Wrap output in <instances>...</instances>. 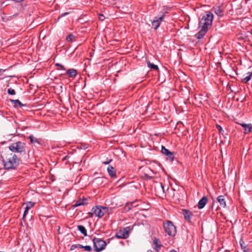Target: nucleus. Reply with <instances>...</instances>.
Listing matches in <instances>:
<instances>
[{"label": "nucleus", "instance_id": "nucleus-47", "mask_svg": "<svg viewBox=\"0 0 252 252\" xmlns=\"http://www.w3.org/2000/svg\"><path fill=\"white\" fill-rule=\"evenodd\" d=\"M112 239V238L108 239V243L109 242L110 240L111 239Z\"/></svg>", "mask_w": 252, "mask_h": 252}, {"label": "nucleus", "instance_id": "nucleus-3", "mask_svg": "<svg viewBox=\"0 0 252 252\" xmlns=\"http://www.w3.org/2000/svg\"><path fill=\"white\" fill-rule=\"evenodd\" d=\"M26 144L21 141L13 143L9 146V149L12 152L17 153H25Z\"/></svg>", "mask_w": 252, "mask_h": 252}, {"label": "nucleus", "instance_id": "nucleus-30", "mask_svg": "<svg viewBox=\"0 0 252 252\" xmlns=\"http://www.w3.org/2000/svg\"><path fill=\"white\" fill-rule=\"evenodd\" d=\"M31 245L30 246L29 248H28V245L27 244L24 245L23 249V250H26V252H33V249L31 248Z\"/></svg>", "mask_w": 252, "mask_h": 252}, {"label": "nucleus", "instance_id": "nucleus-38", "mask_svg": "<svg viewBox=\"0 0 252 252\" xmlns=\"http://www.w3.org/2000/svg\"><path fill=\"white\" fill-rule=\"evenodd\" d=\"M112 161V159H107L106 161H103L102 163L104 164H108Z\"/></svg>", "mask_w": 252, "mask_h": 252}, {"label": "nucleus", "instance_id": "nucleus-34", "mask_svg": "<svg viewBox=\"0 0 252 252\" xmlns=\"http://www.w3.org/2000/svg\"><path fill=\"white\" fill-rule=\"evenodd\" d=\"M252 129V125H251L249 126V127H246L245 129L244 133L245 134H247V133H249L251 131Z\"/></svg>", "mask_w": 252, "mask_h": 252}, {"label": "nucleus", "instance_id": "nucleus-49", "mask_svg": "<svg viewBox=\"0 0 252 252\" xmlns=\"http://www.w3.org/2000/svg\"><path fill=\"white\" fill-rule=\"evenodd\" d=\"M97 174V172H95V173H94V175H96Z\"/></svg>", "mask_w": 252, "mask_h": 252}, {"label": "nucleus", "instance_id": "nucleus-15", "mask_svg": "<svg viewBox=\"0 0 252 252\" xmlns=\"http://www.w3.org/2000/svg\"><path fill=\"white\" fill-rule=\"evenodd\" d=\"M25 204H26V206L25 208V211H24V213L23 216V218H24L26 217V216L27 215V214L28 211L32 207H33V206L34 205V203L33 202H32L29 201V202H28L26 203H24L23 205H24Z\"/></svg>", "mask_w": 252, "mask_h": 252}, {"label": "nucleus", "instance_id": "nucleus-6", "mask_svg": "<svg viewBox=\"0 0 252 252\" xmlns=\"http://www.w3.org/2000/svg\"><path fill=\"white\" fill-rule=\"evenodd\" d=\"M103 208L104 207L100 205L94 207L92 209V212L89 213L90 217H93V215H94L95 216L101 218L105 214V212H104Z\"/></svg>", "mask_w": 252, "mask_h": 252}, {"label": "nucleus", "instance_id": "nucleus-50", "mask_svg": "<svg viewBox=\"0 0 252 252\" xmlns=\"http://www.w3.org/2000/svg\"><path fill=\"white\" fill-rule=\"evenodd\" d=\"M95 252H96V251Z\"/></svg>", "mask_w": 252, "mask_h": 252}, {"label": "nucleus", "instance_id": "nucleus-33", "mask_svg": "<svg viewBox=\"0 0 252 252\" xmlns=\"http://www.w3.org/2000/svg\"><path fill=\"white\" fill-rule=\"evenodd\" d=\"M55 65L57 66V67H58L59 68H58V69H62V70H65V68H64V66L62 64H60L59 63H57L55 64Z\"/></svg>", "mask_w": 252, "mask_h": 252}, {"label": "nucleus", "instance_id": "nucleus-9", "mask_svg": "<svg viewBox=\"0 0 252 252\" xmlns=\"http://www.w3.org/2000/svg\"><path fill=\"white\" fill-rule=\"evenodd\" d=\"M164 15H160L158 17H156L155 19L152 22L153 28L157 30L160 26L161 22L164 20Z\"/></svg>", "mask_w": 252, "mask_h": 252}, {"label": "nucleus", "instance_id": "nucleus-4", "mask_svg": "<svg viewBox=\"0 0 252 252\" xmlns=\"http://www.w3.org/2000/svg\"><path fill=\"white\" fill-rule=\"evenodd\" d=\"M165 232L170 236H174L177 232L176 228L170 220H166L163 222Z\"/></svg>", "mask_w": 252, "mask_h": 252}, {"label": "nucleus", "instance_id": "nucleus-32", "mask_svg": "<svg viewBox=\"0 0 252 252\" xmlns=\"http://www.w3.org/2000/svg\"><path fill=\"white\" fill-rule=\"evenodd\" d=\"M80 246H81V244H73L71 246V247L70 248V250L73 251L74 250H75L76 248H80Z\"/></svg>", "mask_w": 252, "mask_h": 252}, {"label": "nucleus", "instance_id": "nucleus-45", "mask_svg": "<svg viewBox=\"0 0 252 252\" xmlns=\"http://www.w3.org/2000/svg\"><path fill=\"white\" fill-rule=\"evenodd\" d=\"M4 71V70L0 68V72Z\"/></svg>", "mask_w": 252, "mask_h": 252}, {"label": "nucleus", "instance_id": "nucleus-43", "mask_svg": "<svg viewBox=\"0 0 252 252\" xmlns=\"http://www.w3.org/2000/svg\"><path fill=\"white\" fill-rule=\"evenodd\" d=\"M147 252H154L153 251H152V250H148L147 251Z\"/></svg>", "mask_w": 252, "mask_h": 252}, {"label": "nucleus", "instance_id": "nucleus-1", "mask_svg": "<svg viewBox=\"0 0 252 252\" xmlns=\"http://www.w3.org/2000/svg\"><path fill=\"white\" fill-rule=\"evenodd\" d=\"M213 14L210 11H207L203 16L199 23V27H201L200 30L195 35V37L200 39L202 38L212 25Z\"/></svg>", "mask_w": 252, "mask_h": 252}, {"label": "nucleus", "instance_id": "nucleus-36", "mask_svg": "<svg viewBox=\"0 0 252 252\" xmlns=\"http://www.w3.org/2000/svg\"><path fill=\"white\" fill-rule=\"evenodd\" d=\"M216 126L217 129L219 130V132L223 134L224 131L222 129L221 126L218 124L216 125Z\"/></svg>", "mask_w": 252, "mask_h": 252}, {"label": "nucleus", "instance_id": "nucleus-42", "mask_svg": "<svg viewBox=\"0 0 252 252\" xmlns=\"http://www.w3.org/2000/svg\"><path fill=\"white\" fill-rule=\"evenodd\" d=\"M145 177H147L148 178H149V179H152V177L149 176L148 175H147V174H145Z\"/></svg>", "mask_w": 252, "mask_h": 252}, {"label": "nucleus", "instance_id": "nucleus-13", "mask_svg": "<svg viewBox=\"0 0 252 252\" xmlns=\"http://www.w3.org/2000/svg\"><path fill=\"white\" fill-rule=\"evenodd\" d=\"M107 170L109 175L110 176L111 178L113 179L116 178V171L112 166L109 165L107 167Z\"/></svg>", "mask_w": 252, "mask_h": 252}, {"label": "nucleus", "instance_id": "nucleus-5", "mask_svg": "<svg viewBox=\"0 0 252 252\" xmlns=\"http://www.w3.org/2000/svg\"><path fill=\"white\" fill-rule=\"evenodd\" d=\"M92 241L93 242L94 249L96 252H101L104 250L107 246L106 242L102 239L94 237Z\"/></svg>", "mask_w": 252, "mask_h": 252}, {"label": "nucleus", "instance_id": "nucleus-23", "mask_svg": "<svg viewBox=\"0 0 252 252\" xmlns=\"http://www.w3.org/2000/svg\"><path fill=\"white\" fill-rule=\"evenodd\" d=\"M171 9V7L167 6H163L162 10L160 12V15H164V18H165L166 14L169 12Z\"/></svg>", "mask_w": 252, "mask_h": 252}, {"label": "nucleus", "instance_id": "nucleus-11", "mask_svg": "<svg viewBox=\"0 0 252 252\" xmlns=\"http://www.w3.org/2000/svg\"><path fill=\"white\" fill-rule=\"evenodd\" d=\"M182 214L185 219L188 222H191V217L193 216L192 212L187 209H183Z\"/></svg>", "mask_w": 252, "mask_h": 252}, {"label": "nucleus", "instance_id": "nucleus-40", "mask_svg": "<svg viewBox=\"0 0 252 252\" xmlns=\"http://www.w3.org/2000/svg\"><path fill=\"white\" fill-rule=\"evenodd\" d=\"M251 125V124H241V126L245 129L246 127H248L249 126Z\"/></svg>", "mask_w": 252, "mask_h": 252}, {"label": "nucleus", "instance_id": "nucleus-16", "mask_svg": "<svg viewBox=\"0 0 252 252\" xmlns=\"http://www.w3.org/2000/svg\"><path fill=\"white\" fill-rule=\"evenodd\" d=\"M87 198H82V199H80L79 200H78L75 203V204H74L73 205H72V207L73 208H75L78 206H79L80 205H85V204H87L88 203L87 202Z\"/></svg>", "mask_w": 252, "mask_h": 252}, {"label": "nucleus", "instance_id": "nucleus-37", "mask_svg": "<svg viewBox=\"0 0 252 252\" xmlns=\"http://www.w3.org/2000/svg\"><path fill=\"white\" fill-rule=\"evenodd\" d=\"M98 19L101 21H103L105 19V17L103 14H99L98 15Z\"/></svg>", "mask_w": 252, "mask_h": 252}, {"label": "nucleus", "instance_id": "nucleus-48", "mask_svg": "<svg viewBox=\"0 0 252 252\" xmlns=\"http://www.w3.org/2000/svg\"><path fill=\"white\" fill-rule=\"evenodd\" d=\"M251 34H252V30H251Z\"/></svg>", "mask_w": 252, "mask_h": 252}, {"label": "nucleus", "instance_id": "nucleus-25", "mask_svg": "<svg viewBox=\"0 0 252 252\" xmlns=\"http://www.w3.org/2000/svg\"><path fill=\"white\" fill-rule=\"evenodd\" d=\"M148 66L151 69H154L155 70H158V65L151 63L150 61H147Z\"/></svg>", "mask_w": 252, "mask_h": 252}, {"label": "nucleus", "instance_id": "nucleus-28", "mask_svg": "<svg viewBox=\"0 0 252 252\" xmlns=\"http://www.w3.org/2000/svg\"><path fill=\"white\" fill-rule=\"evenodd\" d=\"M80 248L84 249L87 252H91L92 250V248L90 246H83L81 245Z\"/></svg>", "mask_w": 252, "mask_h": 252}, {"label": "nucleus", "instance_id": "nucleus-27", "mask_svg": "<svg viewBox=\"0 0 252 252\" xmlns=\"http://www.w3.org/2000/svg\"><path fill=\"white\" fill-rule=\"evenodd\" d=\"M248 74H249V75L247 76V77H246L245 78H244L242 80V82H243L247 83V82H248L249 81H250L251 80V77L252 76V72H249L248 73Z\"/></svg>", "mask_w": 252, "mask_h": 252}, {"label": "nucleus", "instance_id": "nucleus-14", "mask_svg": "<svg viewBox=\"0 0 252 252\" xmlns=\"http://www.w3.org/2000/svg\"><path fill=\"white\" fill-rule=\"evenodd\" d=\"M78 72L77 70L73 69V68H70L66 70L65 73L64 74L67 75L69 77L74 78Z\"/></svg>", "mask_w": 252, "mask_h": 252}, {"label": "nucleus", "instance_id": "nucleus-26", "mask_svg": "<svg viewBox=\"0 0 252 252\" xmlns=\"http://www.w3.org/2000/svg\"><path fill=\"white\" fill-rule=\"evenodd\" d=\"M103 209L104 210V212H105V214H110L113 213L114 208L112 207H104Z\"/></svg>", "mask_w": 252, "mask_h": 252}, {"label": "nucleus", "instance_id": "nucleus-29", "mask_svg": "<svg viewBox=\"0 0 252 252\" xmlns=\"http://www.w3.org/2000/svg\"><path fill=\"white\" fill-rule=\"evenodd\" d=\"M75 37L74 35L70 33L66 37V40L67 41H72L73 39Z\"/></svg>", "mask_w": 252, "mask_h": 252}, {"label": "nucleus", "instance_id": "nucleus-19", "mask_svg": "<svg viewBox=\"0 0 252 252\" xmlns=\"http://www.w3.org/2000/svg\"><path fill=\"white\" fill-rule=\"evenodd\" d=\"M10 101L14 104V107H19L21 108L23 106H26V104H24L22 103L18 99H10Z\"/></svg>", "mask_w": 252, "mask_h": 252}, {"label": "nucleus", "instance_id": "nucleus-10", "mask_svg": "<svg viewBox=\"0 0 252 252\" xmlns=\"http://www.w3.org/2000/svg\"><path fill=\"white\" fill-rule=\"evenodd\" d=\"M212 10L219 17H222L224 15V9L222 6H214L212 8Z\"/></svg>", "mask_w": 252, "mask_h": 252}, {"label": "nucleus", "instance_id": "nucleus-44", "mask_svg": "<svg viewBox=\"0 0 252 252\" xmlns=\"http://www.w3.org/2000/svg\"><path fill=\"white\" fill-rule=\"evenodd\" d=\"M169 252H177L175 250H171Z\"/></svg>", "mask_w": 252, "mask_h": 252}, {"label": "nucleus", "instance_id": "nucleus-8", "mask_svg": "<svg viewBox=\"0 0 252 252\" xmlns=\"http://www.w3.org/2000/svg\"><path fill=\"white\" fill-rule=\"evenodd\" d=\"M161 152L167 157L166 159L167 160H169L170 162H172L174 160L175 158V154L174 152L170 151L163 146H162Z\"/></svg>", "mask_w": 252, "mask_h": 252}, {"label": "nucleus", "instance_id": "nucleus-46", "mask_svg": "<svg viewBox=\"0 0 252 252\" xmlns=\"http://www.w3.org/2000/svg\"><path fill=\"white\" fill-rule=\"evenodd\" d=\"M161 187L162 188V189L163 190V187L162 184H161Z\"/></svg>", "mask_w": 252, "mask_h": 252}, {"label": "nucleus", "instance_id": "nucleus-39", "mask_svg": "<svg viewBox=\"0 0 252 252\" xmlns=\"http://www.w3.org/2000/svg\"><path fill=\"white\" fill-rule=\"evenodd\" d=\"M251 125V124H241V126L245 129L246 127H248L249 126Z\"/></svg>", "mask_w": 252, "mask_h": 252}, {"label": "nucleus", "instance_id": "nucleus-31", "mask_svg": "<svg viewBox=\"0 0 252 252\" xmlns=\"http://www.w3.org/2000/svg\"><path fill=\"white\" fill-rule=\"evenodd\" d=\"M7 93L10 95H15L16 94L15 90L11 88L8 89Z\"/></svg>", "mask_w": 252, "mask_h": 252}, {"label": "nucleus", "instance_id": "nucleus-21", "mask_svg": "<svg viewBox=\"0 0 252 252\" xmlns=\"http://www.w3.org/2000/svg\"><path fill=\"white\" fill-rule=\"evenodd\" d=\"M217 201L219 202L220 205L222 207L224 208L226 206L225 198L223 195L219 196L217 197Z\"/></svg>", "mask_w": 252, "mask_h": 252}, {"label": "nucleus", "instance_id": "nucleus-2", "mask_svg": "<svg viewBox=\"0 0 252 252\" xmlns=\"http://www.w3.org/2000/svg\"><path fill=\"white\" fill-rule=\"evenodd\" d=\"M0 157L5 169H15L19 164V159L12 153H5L4 155H1Z\"/></svg>", "mask_w": 252, "mask_h": 252}, {"label": "nucleus", "instance_id": "nucleus-12", "mask_svg": "<svg viewBox=\"0 0 252 252\" xmlns=\"http://www.w3.org/2000/svg\"><path fill=\"white\" fill-rule=\"evenodd\" d=\"M208 202V197L206 196H204L202 197L201 199L199 200L197 207L199 209H201L204 207L205 205L207 204Z\"/></svg>", "mask_w": 252, "mask_h": 252}, {"label": "nucleus", "instance_id": "nucleus-35", "mask_svg": "<svg viewBox=\"0 0 252 252\" xmlns=\"http://www.w3.org/2000/svg\"><path fill=\"white\" fill-rule=\"evenodd\" d=\"M70 158V156H65L64 157H63L62 159V160L63 161H64L65 162V164H67L68 162H69V161L68 160V159Z\"/></svg>", "mask_w": 252, "mask_h": 252}, {"label": "nucleus", "instance_id": "nucleus-18", "mask_svg": "<svg viewBox=\"0 0 252 252\" xmlns=\"http://www.w3.org/2000/svg\"><path fill=\"white\" fill-rule=\"evenodd\" d=\"M159 243V240L157 238H155L153 243V246L154 250H155L156 251L158 252L159 250L160 249V248L161 247V245H160L158 244Z\"/></svg>", "mask_w": 252, "mask_h": 252}, {"label": "nucleus", "instance_id": "nucleus-22", "mask_svg": "<svg viewBox=\"0 0 252 252\" xmlns=\"http://www.w3.org/2000/svg\"><path fill=\"white\" fill-rule=\"evenodd\" d=\"M104 179H105V178L104 177H96L94 178L93 182L95 183L97 186H99L103 183Z\"/></svg>", "mask_w": 252, "mask_h": 252}, {"label": "nucleus", "instance_id": "nucleus-20", "mask_svg": "<svg viewBox=\"0 0 252 252\" xmlns=\"http://www.w3.org/2000/svg\"><path fill=\"white\" fill-rule=\"evenodd\" d=\"M239 243L242 249L244 252H250L248 245L245 243L243 239H240Z\"/></svg>", "mask_w": 252, "mask_h": 252}, {"label": "nucleus", "instance_id": "nucleus-17", "mask_svg": "<svg viewBox=\"0 0 252 252\" xmlns=\"http://www.w3.org/2000/svg\"><path fill=\"white\" fill-rule=\"evenodd\" d=\"M29 139L30 140V141L32 144H37L38 145L41 144L42 140L40 138H37L35 137L33 135H31L29 136Z\"/></svg>", "mask_w": 252, "mask_h": 252}, {"label": "nucleus", "instance_id": "nucleus-41", "mask_svg": "<svg viewBox=\"0 0 252 252\" xmlns=\"http://www.w3.org/2000/svg\"><path fill=\"white\" fill-rule=\"evenodd\" d=\"M68 14V12H65V13H63V14H62V15L59 17H62L63 16H64L66 15H67Z\"/></svg>", "mask_w": 252, "mask_h": 252}, {"label": "nucleus", "instance_id": "nucleus-24", "mask_svg": "<svg viewBox=\"0 0 252 252\" xmlns=\"http://www.w3.org/2000/svg\"><path fill=\"white\" fill-rule=\"evenodd\" d=\"M78 230L84 236H87V231L85 227L82 225H79L77 226Z\"/></svg>", "mask_w": 252, "mask_h": 252}, {"label": "nucleus", "instance_id": "nucleus-7", "mask_svg": "<svg viewBox=\"0 0 252 252\" xmlns=\"http://www.w3.org/2000/svg\"><path fill=\"white\" fill-rule=\"evenodd\" d=\"M130 226H127L123 228L117 232L115 237L119 239H126L129 236V232L130 231Z\"/></svg>", "mask_w": 252, "mask_h": 252}]
</instances>
